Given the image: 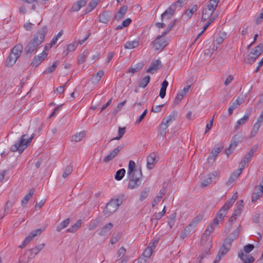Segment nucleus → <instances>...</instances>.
Returning <instances> with one entry per match:
<instances>
[{
    "label": "nucleus",
    "instance_id": "46",
    "mask_svg": "<svg viewBox=\"0 0 263 263\" xmlns=\"http://www.w3.org/2000/svg\"><path fill=\"white\" fill-rule=\"evenodd\" d=\"M168 127V125L164 124V123L162 122L161 125L159 126V133L161 135L164 136L166 134V133L167 132V128Z\"/></svg>",
    "mask_w": 263,
    "mask_h": 263
},
{
    "label": "nucleus",
    "instance_id": "42",
    "mask_svg": "<svg viewBox=\"0 0 263 263\" xmlns=\"http://www.w3.org/2000/svg\"><path fill=\"white\" fill-rule=\"evenodd\" d=\"M249 115V113H247L242 118L237 121L235 126L236 129H238L240 125H242L248 119Z\"/></svg>",
    "mask_w": 263,
    "mask_h": 263
},
{
    "label": "nucleus",
    "instance_id": "26",
    "mask_svg": "<svg viewBox=\"0 0 263 263\" xmlns=\"http://www.w3.org/2000/svg\"><path fill=\"white\" fill-rule=\"evenodd\" d=\"M210 235H208L207 237H203V234L201 238L200 243L202 246H205L206 248L210 249L212 247L211 240L209 237Z\"/></svg>",
    "mask_w": 263,
    "mask_h": 263
},
{
    "label": "nucleus",
    "instance_id": "13",
    "mask_svg": "<svg viewBox=\"0 0 263 263\" xmlns=\"http://www.w3.org/2000/svg\"><path fill=\"white\" fill-rule=\"evenodd\" d=\"M156 158V154L154 153L151 154L147 156V167L148 169L151 170L154 167V165L157 161Z\"/></svg>",
    "mask_w": 263,
    "mask_h": 263
},
{
    "label": "nucleus",
    "instance_id": "10",
    "mask_svg": "<svg viewBox=\"0 0 263 263\" xmlns=\"http://www.w3.org/2000/svg\"><path fill=\"white\" fill-rule=\"evenodd\" d=\"M255 190L257 191L253 192L251 197L252 201L253 202L256 201L263 195V176L261 183L255 187Z\"/></svg>",
    "mask_w": 263,
    "mask_h": 263
},
{
    "label": "nucleus",
    "instance_id": "21",
    "mask_svg": "<svg viewBox=\"0 0 263 263\" xmlns=\"http://www.w3.org/2000/svg\"><path fill=\"white\" fill-rule=\"evenodd\" d=\"M176 9V4H172L171 6L169 7V8L166 10L162 14H161V20H164L165 18V16L169 14L170 16H173L175 10Z\"/></svg>",
    "mask_w": 263,
    "mask_h": 263
},
{
    "label": "nucleus",
    "instance_id": "30",
    "mask_svg": "<svg viewBox=\"0 0 263 263\" xmlns=\"http://www.w3.org/2000/svg\"><path fill=\"white\" fill-rule=\"evenodd\" d=\"M70 223V219L67 218L64 221H62L59 223L57 226L56 228V230L58 232H60L62 229L66 228Z\"/></svg>",
    "mask_w": 263,
    "mask_h": 263
},
{
    "label": "nucleus",
    "instance_id": "36",
    "mask_svg": "<svg viewBox=\"0 0 263 263\" xmlns=\"http://www.w3.org/2000/svg\"><path fill=\"white\" fill-rule=\"evenodd\" d=\"M150 77L147 76L141 79L138 84L140 87L145 88L150 81Z\"/></svg>",
    "mask_w": 263,
    "mask_h": 263
},
{
    "label": "nucleus",
    "instance_id": "29",
    "mask_svg": "<svg viewBox=\"0 0 263 263\" xmlns=\"http://www.w3.org/2000/svg\"><path fill=\"white\" fill-rule=\"evenodd\" d=\"M104 75V71L103 70H99L97 73L94 74L91 79V81L93 84L98 83L101 80L102 76Z\"/></svg>",
    "mask_w": 263,
    "mask_h": 263
},
{
    "label": "nucleus",
    "instance_id": "25",
    "mask_svg": "<svg viewBox=\"0 0 263 263\" xmlns=\"http://www.w3.org/2000/svg\"><path fill=\"white\" fill-rule=\"evenodd\" d=\"M99 21L103 23H107L110 20V13L108 12H104L100 14Z\"/></svg>",
    "mask_w": 263,
    "mask_h": 263
},
{
    "label": "nucleus",
    "instance_id": "4",
    "mask_svg": "<svg viewBox=\"0 0 263 263\" xmlns=\"http://www.w3.org/2000/svg\"><path fill=\"white\" fill-rule=\"evenodd\" d=\"M125 199L126 197L124 195H120L116 199H111L107 203L106 208L104 210V215L106 216H109L115 212Z\"/></svg>",
    "mask_w": 263,
    "mask_h": 263
},
{
    "label": "nucleus",
    "instance_id": "43",
    "mask_svg": "<svg viewBox=\"0 0 263 263\" xmlns=\"http://www.w3.org/2000/svg\"><path fill=\"white\" fill-rule=\"evenodd\" d=\"M167 192V188L166 187L163 186L161 189L160 190L159 193L157 196L155 197L156 201H160L163 196Z\"/></svg>",
    "mask_w": 263,
    "mask_h": 263
},
{
    "label": "nucleus",
    "instance_id": "44",
    "mask_svg": "<svg viewBox=\"0 0 263 263\" xmlns=\"http://www.w3.org/2000/svg\"><path fill=\"white\" fill-rule=\"evenodd\" d=\"M59 64V62L58 61H56L52 64V65L51 66L48 67L44 71V72L46 73H50L52 72L53 71H54L55 70V69L57 67V66H58Z\"/></svg>",
    "mask_w": 263,
    "mask_h": 263
},
{
    "label": "nucleus",
    "instance_id": "5",
    "mask_svg": "<svg viewBox=\"0 0 263 263\" xmlns=\"http://www.w3.org/2000/svg\"><path fill=\"white\" fill-rule=\"evenodd\" d=\"M219 0H210L206 7L205 8L202 12L201 20L203 21L209 20L212 16L214 11L217 8Z\"/></svg>",
    "mask_w": 263,
    "mask_h": 263
},
{
    "label": "nucleus",
    "instance_id": "62",
    "mask_svg": "<svg viewBox=\"0 0 263 263\" xmlns=\"http://www.w3.org/2000/svg\"><path fill=\"white\" fill-rule=\"evenodd\" d=\"M147 109H145L143 112L139 116V118L136 121L135 124H139L144 118L145 116L147 114Z\"/></svg>",
    "mask_w": 263,
    "mask_h": 263
},
{
    "label": "nucleus",
    "instance_id": "15",
    "mask_svg": "<svg viewBox=\"0 0 263 263\" xmlns=\"http://www.w3.org/2000/svg\"><path fill=\"white\" fill-rule=\"evenodd\" d=\"M161 67V62L158 60H156L152 63L151 66L146 70V71L147 72L153 74Z\"/></svg>",
    "mask_w": 263,
    "mask_h": 263
},
{
    "label": "nucleus",
    "instance_id": "22",
    "mask_svg": "<svg viewBox=\"0 0 263 263\" xmlns=\"http://www.w3.org/2000/svg\"><path fill=\"white\" fill-rule=\"evenodd\" d=\"M113 227V224L111 222L108 223L104 226L99 232V235L101 236L107 235Z\"/></svg>",
    "mask_w": 263,
    "mask_h": 263
},
{
    "label": "nucleus",
    "instance_id": "19",
    "mask_svg": "<svg viewBox=\"0 0 263 263\" xmlns=\"http://www.w3.org/2000/svg\"><path fill=\"white\" fill-rule=\"evenodd\" d=\"M197 9L198 6L197 5H194L191 8H189L184 11L183 16H184L187 20L191 18L193 13L197 10Z\"/></svg>",
    "mask_w": 263,
    "mask_h": 263
},
{
    "label": "nucleus",
    "instance_id": "31",
    "mask_svg": "<svg viewBox=\"0 0 263 263\" xmlns=\"http://www.w3.org/2000/svg\"><path fill=\"white\" fill-rule=\"evenodd\" d=\"M34 189H31L30 190L29 193L25 196V197L23 198V199L21 201L22 206H24L28 203L29 199L31 198L32 195L34 194Z\"/></svg>",
    "mask_w": 263,
    "mask_h": 263
},
{
    "label": "nucleus",
    "instance_id": "6",
    "mask_svg": "<svg viewBox=\"0 0 263 263\" xmlns=\"http://www.w3.org/2000/svg\"><path fill=\"white\" fill-rule=\"evenodd\" d=\"M225 215L222 213H220L219 211L217 213L216 217L211 221L204 233H203V237H207L208 235H210L211 233H212L216 227L218 226L219 222L223 220Z\"/></svg>",
    "mask_w": 263,
    "mask_h": 263
},
{
    "label": "nucleus",
    "instance_id": "45",
    "mask_svg": "<svg viewBox=\"0 0 263 263\" xmlns=\"http://www.w3.org/2000/svg\"><path fill=\"white\" fill-rule=\"evenodd\" d=\"M98 3L97 0H92L89 4L86 10V12H89L94 9L97 6Z\"/></svg>",
    "mask_w": 263,
    "mask_h": 263
},
{
    "label": "nucleus",
    "instance_id": "17",
    "mask_svg": "<svg viewBox=\"0 0 263 263\" xmlns=\"http://www.w3.org/2000/svg\"><path fill=\"white\" fill-rule=\"evenodd\" d=\"M238 256L244 263H252L255 260L251 255L243 252L239 253Z\"/></svg>",
    "mask_w": 263,
    "mask_h": 263
},
{
    "label": "nucleus",
    "instance_id": "50",
    "mask_svg": "<svg viewBox=\"0 0 263 263\" xmlns=\"http://www.w3.org/2000/svg\"><path fill=\"white\" fill-rule=\"evenodd\" d=\"M257 59V58L255 57V56H253L252 54L249 53L247 56L245 60V62L249 64H252Z\"/></svg>",
    "mask_w": 263,
    "mask_h": 263
},
{
    "label": "nucleus",
    "instance_id": "11",
    "mask_svg": "<svg viewBox=\"0 0 263 263\" xmlns=\"http://www.w3.org/2000/svg\"><path fill=\"white\" fill-rule=\"evenodd\" d=\"M153 43L155 50H161L167 44L166 40L160 37H157Z\"/></svg>",
    "mask_w": 263,
    "mask_h": 263
},
{
    "label": "nucleus",
    "instance_id": "55",
    "mask_svg": "<svg viewBox=\"0 0 263 263\" xmlns=\"http://www.w3.org/2000/svg\"><path fill=\"white\" fill-rule=\"evenodd\" d=\"M261 125L256 123L254 124L253 127L251 130V135L252 137H254L256 135Z\"/></svg>",
    "mask_w": 263,
    "mask_h": 263
},
{
    "label": "nucleus",
    "instance_id": "2",
    "mask_svg": "<svg viewBox=\"0 0 263 263\" xmlns=\"http://www.w3.org/2000/svg\"><path fill=\"white\" fill-rule=\"evenodd\" d=\"M34 137L33 134L29 138L28 135H23L20 139L11 146L10 150L13 152H18L20 154L22 153L29 145Z\"/></svg>",
    "mask_w": 263,
    "mask_h": 263
},
{
    "label": "nucleus",
    "instance_id": "18",
    "mask_svg": "<svg viewBox=\"0 0 263 263\" xmlns=\"http://www.w3.org/2000/svg\"><path fill=\"white\" fill-rule=\"evenodd\" d=\"M222 148V147L218 146V145H215L213 149L212 150L211 155L208 157V160L209 161H212V162H214L215 158L221 152Z\"/></svg>",
    "mask_w": 263,
    "mask_h": 263
},
{
    "label": "nucleus",
    "instance_id": "33",
    "mask_svg": "<svg viewBox=\"0 0 263 263\" xmlns=\"http://www.w3.org/2000/svg\"><path fill=\"white\" fill-rule=\"evenodd\" d=\"M85 136V132L84 131L76 133L71 138V141L74 142H79L82 140Z\"/></svg>",
    "mask_w": 263,
    "mask_h": 263
},
{
    "label": "nucleus",
    "instance_id": "3",
    "mask_svg": "<svg viewBox=\"0 0 263 263\" xmlns=\"http://www.w3.org/2000/svg\"><path fill=\"white\" fill-rule=\"evenodd\" d=\"M23 49V45L21 44H16L11 49L9 55L6 59L5 65L7 67L13 66L17 59L21 57Z\"/></svg>",
    "mask_w": 263,
    "mask_h": 263
},
{
    "label": "nucleus",
    "instance_id": "32",
    "mask_svg": "<svg viewBox=\"0 0 263 263\" xmlns=\"http://www.w3.org/2000/svg\"><path fill=\"white\" fill-rule=\"evenodd\" d=\"M168 83L166 80H164L162 83L161 87L160 89L159 96L161 98H164L166 95V89L167 87L168 86Z\"/></svg>",
    "mask_w": 263,
    "mask_h": 263
},
{
    "label": "nucleus",
    "instance_id": "59",
    "mask_svg": "<svg viewBox=\"0 0 263 263\" xmlns=\"http://www.w3.org/2000/svg\"><path fill=\"white\" fill-rule=\"evenodd\" d=\"M254 248V246L252 244H249L247 245H246L243 247V251L247 254L249 253L250 252H251L253 249Z\"/></svg>",
    "mask_w": 263,
    "mask_h": 263
},
{
    "label": "nucleus",
    "instance_id": "56",
    "mask_svg": "<svg viewBox=\"0 0 263 263\" xmlns=\"http://www.w3.org/2000/svg\"><path fill=\"white\" fill-rule=\"evenodd\" d=\"M125 132V127H119V129H118V135L119 136L118 137H116L113 139H112L111 140H119L120 139L122 136H123V135L124 134Z\"/></svg>",
    "mask_w": 263,
    "mask_h": 263
},
{
    "label": "nucleus",
    "instance_id": "40",
    "mask_svg": "<svg viewBox=\"0 0 263 263\" xmlns=\"http://www.w3.org/2000/svg\"><path fill=\"white\" fill-rule=\"evenodd\" d=\"M126 251V249L123 247H122L119 249L117 252V257L120 258L119 262H120L123 258H126V260H127V256H125Z\"/></svg>",
    "mask_w": 263,
    "mask_h": 263
},
{
    "label": "nucleus",
    "instance_id": "47",
    "mask_svg": "<svg viewBox=\"0 0 263 263\" xmlns=\"http://www.w3.org/2000/svg\"><path fill=\"white\" fill-rule=\"evenodd\" d=\"M212 178L210 175H209L201 182V186L202 187H205L212 182Z\"/></svg>",
    "mask_w": 263,
    "mask_h": 263
},
{
    "label": "nucleus",
    "instance_id": "27",
    "mask_svg": "<svg viewBox=\"0 0 263 263\" xmlns=\"http://www.w3.org/2000/svg\"><path fill=\"white\" fill-rule=\"evenodd\" d=\"M155 246H148L147 247L145 250L144 251L143 254L141 256H143L145 258H146V260H148V259L149 258V257L151 256L153 248H155Z\"/></svg>",
    "mask_w": 263,
    "mask_h": 263
},
{
    "label": "nucleus",
    "instance_id": "61",
    "mask_svg": "<svg viewBox=\"0 0 263 263\" xmlns=\"http://www.w3.org/2000/svg\"><path fill=\"white\" fill-rule=\"evenodd\" d=\"M240 213L241 211L237 209H235V211H234V213L232 217H231V222H233L234 221H235L236 218V217L240 215Z\"/></svg>",
    "mask_w": 263,
    "mask_h": 263
},
{
    "label": "nucleus",
    "instance_id": "51",
    "mask_svg": "<svg viewBox=\"0 0 263 263\" xmlns=\"http://www.w3.org/2000/svg\"><path fill=\"white\" fill-rule=\"evenodd\" d=\"M185 96H186V95L184 94L181 90L178 92L174 100L175 103L176 104H178Z\"/></svg>",
    "mask_w": 263,
    "mask_h": 263
},
{
    "label": "nucleus",
    "instance_id": "12",
    "mask_svg": "<svg viewBox=\"0 0 263 263\" xmlns=\"http://www.w3.org/2000/svg\"><path fill=\"white\" fill-rule=\"evenodd\" d=\"M123 146L122 145L118 146L112 151H111L108 155L104 158L103 160V162L107 163L112 160L122 149Z\"/></svg>",
    "mask_w": 263,
    "mask_h": 263
},
{
    "label": "nucleus",
    "instance_id": "63",
    "mask_svg": "<svg viewBox=\"0 0 263 263\" xmlns=\"http://www.w3.org/2000/svg\"><path fill=\"white\" fill-rule=\"evenodd\" d=\"M236 136H235L233 140H232L231 141V143L230 145V148H232L233 149H234L236 146L237 145L238 143V140H236Z\"/></svg>",
    "mask_w": 263,
    "mask_h": 263
},
{
    "label": "nucleus",
    "instance_id": "20",
    "mask_svg": "<svg viewBox=\"0 0 263 263\" xmlns=\"http://www.w3.org/2000/svg\"><path fill=\"white\" fill-rule=\"evenodd\" d=\"M176 116L177 112L173 111L169 116L164 118L162 122L169 126L176 119Z\"/></svg>",
    "mask_w": 263,
    "mask_h": 263
},
{
    "label": "nucleus",
    "instance_id": "9",
    "mask_svg": "<svg viewBox=\"0 0 263 263\" xmlns=\"http://www.w3.org/2000/svg\"><path fill=\"white\" fill-rule=\"evenodd\" d=\"M47 55V53L45 51H43L41 53L35 56L30 63V66L36 67L45 59Z\"/></svg>",
    "mask_w": 263,
    "mask_h": 263
},
{
    "label": "nucleus",
    "instance_id": "52",
    "mask_svg": "<svg viewBox=\"0 0 263 263\" xmlns=\"http://www.w3.org/2000/svg\"><path fill=\"white\" fill-rule=\"evenodd\" d=\"M121 237V233H118L116 235L114 234L112 236L110 239V242L111 244H115L117 242H118Z\"/></svg>",
    "mask_w": 263,
    "mask_h": 263
},
{
    "label": "nucleus",
    "instance_id": "7",
    "mask_svg": "<svg viewBox=\"0 0 263 263\" xmlns=\"http://www.w3.org/2000/svg\"><path fill=\"white\" fill-rule=\"evenodd\" d=\"M142 176L141 168H136L135 163L133 161V188L141 184Z\"/></svg>",
    "mask_w": 263,
    "mask_h": 263
},
{
    "label": "nucleus",
    "instance_id": "39",
    "mask_svg": "<svg viewBox=\"0 0 263 263\" xmlns=\"http://www.w3.org/2000/svg\"><path fill=\"white\" fill-rule=\"evenodd\" d=\"M240 175V174L238 173L236 171H234L233 173L231 174L227 182V184L228 185H230L231 184H232L236 180V179Z\"/></svg>",
    "mask_w": 263,
    "mask_h": 263
},
{
    "label": "nucleus",
    "instance_id": "1",
    "mask_svg": "<svg viewBox=\"0 0 263 263\" xmlns=\"http://www.w3.org/2000/svg\"><path fill=\"white\" fill-rule=\"evenodd\" d=\"M47 32V28L44 26L34 35L33 39L28 43L24 49V53L26 56L30 57L32 54L37 50L40 45L43 42Z\"/></svg>",
    "mask_w": 263,
    "mask_h": 263
},
{
    "label": "nucleus",
    "instance_id": "24",
    "mask_svg": "<svg viewBox=\"0 0 263 263\" xmlns=\"http://www.w3.org/2000/svg\"><path fill=\"white\" fill-rule=\"evenodd\" d=\"M87 0H79L74 3L72 7V9L73 11H79L82 7L84 6Z\"/></svg>",
    "mask_w": 263,
    "mask_h": 263
},
{
    "label": "nucleus",
    "instance_id": "57",
    "mask_svg": "<svg viewBox=\"0 0 263 263\" xmlns=\"http://www.w3.org/2000/svg\"><path fill=\"white\" fill-rule=\"evenodd\" d=\"M99 221L98 220H91L88 226L89 230H94L99 224Z\"/></svg>",
    "mask_w": 263,
    "mask_h": 263
},
{
    "label": "nucleus",
    "instance_id": "16",
    "mask_svg": "<svg viewBox=\"0 0 263 263\" xmlns=\"http://www.w3.org/2000/svg\"><path fill=\"white\" fill-rule=\"evenodd\" d=\"M127 8L128 7L126 5H124L120 7L115 15L114 18L117 21H119L123 18L127 12Z\"/></svg>",
    "mask_w": 263,
    "mask_h": 263
},
{
    "label": "nucleus",
    "instance_id": "54",
    "mask_svg": "<svg viewBox=\"0 0 263 263\" xmlns=\"http://www.w3.org/2000/svg\"><path fill=\"white\" fill-rule=\"evenodd\" d=\"M250 28V25L246 23L243 24L241 27V34L242 35L244 36L249 33V28Z\"/></svg>",
    "mask_w": 263,
    "mask_h": 263
},
{
    "label": "nucleus",
    "instance_id": "23",
    "mask_svg": "<svg viewBox=\"0 0 263 263\" xmlns=\"http://www.w3.org/2000/svg\"><path fill=\"white\" fill-rule=\"evenodd\" d=\"M263 51V43H260L250 53L252 54L253 56L258 58Z\"/></svg>",
    "mask_w": 263,
    "mask_h": 263
},
{
    "label": "nucleus",
    "instance_id": "48",
    "mask_svg": "<svg viewBox=\"0 0 263 263\" xmlns=\"http://www.w3.org/2000/svg\"><path fill=\"white\" fill-rule=\"evenodd\" d=\"M14 203V201H11L8 200L5 204L4 207V213L6 214H9V212L10 210L12 208L13 204Z\"/></svg>",
    "mask_w": 263,
    "mask_h": 263
},
{
    "label": "nucleus",
    "instance_id": "28",
    "mask_svg": "<svg viewBox=\"0 0 263 263\" xmlns=\"http://www.w3.org/2000/svg\"><path fill=\"white\" fill-rule=\"evenodd\" d=\"M82 221L81 219L78 220L75 223L67 229V233H74L81 226Z\"/></svg>",
    "mask_w": 263,
    "mask_h": 263
},
{
    "label": "nucleus",
    "instance_id": "8",
    "mask_svg": "<svg viewBox=\"0 0 263 263\" xmlns=\"http://www.w3.org/2000/svg\"><path fill=\"white\" fill-rule=\"evenodd\" d=\"M237 198V194L235 193L233 195L232 198L229 199L219 210L220 213H222L226 216L228 210L232 206Z\"/></svg>",
    "mask_w": 263,
    "mask_h": 263
},
{
    "label": "nucleus",
    "instance_id": "38",
    "mask_svg": "<svg viewBox=\"0 0 263 263\" xmlns=\"http://www.w3.org/2000/svg\"><path fill=\"white\" fill-rule=\"evenodd\" d=\"M73 171V165L72 163H70L68 165H67L62 175V177L64 178H66L68 176H69Z\"/></svg>",
    "mask_w": 263,
    "mask_h": 263
},
{
    "label": "nucleus",
    "instance_id": "53",
    "mask_svg": "<svg viewBox=\"0 0 263 263\" xmlns=\"http://www.w3.org/2000/svg\"><path fill=\"white\" fill-rule=\"evenodd\" d=\"M217 17V15H214L212 16L209 20H208V22L204 24V27L203 28V31H205L208 27L210 26V25L214 22V21Z\"/></svg>",
    "mask_w": 263,
    "mask_h": 263
},
{
    "label": "nucleus",
    "instance_id": "34",
    "mask_svg": "<svg viewBox=\"0 0 263 263\" xmlns=\"http://www.w3.org/2000/svg\"><path fill=\"white\" fill-rule=\"evenodd\" d=\"M240 103H241L239 102L238 100H236L230 104V106L228 108L229 115H231L233 113V110L237 108L240 105Z\"/></svg>",
    "mask_w": 263,
    "mask_h": 263
},
{
    "label": "nucleus",
    "instance_id": "41",
    "mask_svg": "<svg viewBox=\"0 0 263 263\" xmlns=\"http://www.w3.org/2000/svg\"><path fill=\"white\" fill-rule=\"evenodd\" d=\"M125 174V170L124 168H121L117 171L115 176V178L118 181L121 180Z\"/></svg>",
    "mask_w": 263,
    "mask_h": 263
},
{
    "label": "nucleus",
    "instance_id": "64",
    "mask_svg": "<svg viewBox=\"0 0 263 263\" xmlns=\"http://www.w3.org/2000/svg\"><path fill=\"white\" fill-rule=\"evenodd\" d=\"M143 67V64L142 63H139L137 65H135L134 68H133V73L137 72L141 70Z\"/></svg>",
    "mask_w": 263,
    "mask_h": 263
},
{
    "label": "nucleus",
    "instance_id": "35",
    "mask_svg": "<svg viewBox=\"0 0 263 263\" xmlns=\"http://www.w3.org/2000/svg\"><path fill=\"white\" fill-rule=\"evenodd\" d=\"M256 150V148L253 149L252 148L251 149L248 153L244 156L241 161L245 163H247L251 160V157L253 156L254 151Z\"/></svg>",
    "mask_w": 263,
    "mask_h": 263
},
{
    "label": "nucleus",
    "instance_id": "60",
    "mask_svg": "<svg viewBox=\"0 0 263 263\" xmlns=\"http://www.w3.org/2000/svg\"><path fill=\"white\" fill-rule=\"evenodd\" d=\"M228 250L229 249L227 248L226 245L223 244L220 249L218 253L221 255L222 256H223L228 252Z\"/></svg>",
    "mask_w": 263,
    "mask_h": 263
},
{
    "label": "nucleus",
    "instance_id": "14",
    "mask_svg": "<svg viewBox=\"0 0 263 263\" xmlns=\"http://www.w3.org/2000/svg\"><path fill=\"white\" fill-rule=\"evenodd\" d=\"M45 245L42 244L40 245L39 246H36L34 248H32L31 249H29L27 252H26V254H27L28 253H30L29 257L30 258L34 257L36 254H37L40 251H41Z\"/></svg>",
    "mask_w": 263,
    "mask_h": 263
},
{
    "label": "nucleus",
    "instance_id": "58",
    "mask_svg": "<svg viewBox=\"0 0 263 263\" xmlns=\"http://www.w3.org/2000/svg\"><path fill=\"white\" fill-rule=\"evenodd\" d=\"M202 216L201 215H199L197 216L190 223V226H192L193 227H195L199 222L201 221L202 219Z\"/></svg>",
    "mask_w": 263,
    "mask_h": 263
},
{
    "label": "nucleus",
    "instance_id": "49",
    "mask_svg": "<svg viewBox=\"0 0 263 263\" xmlns=\"http://www.w3.org/2000/svg\"><path fill=\"white\" fill-rule=\"evenodd\" d=\"M88 52L87 51H84L78 58V64H81L84 63L85 61Z\"/></svg>",
    "mask_w": 263,
    "mask_h": 263
},
{
    "label": "nucleus",
    "instance_id": "37",
    "mask_svg": "<svg viewBox=\"0 0 263 263\" xmlns=\"http://www.w3.org/2000/svg\"><path fill=\"white\" fill-rule=\"evenodd\" d=\"M127 178L129 180L128 187L132 189V160H130L128 163Z\"/></svg>",
    "mask_w": 263,
    "mask_h": 263
}]
</instances>
